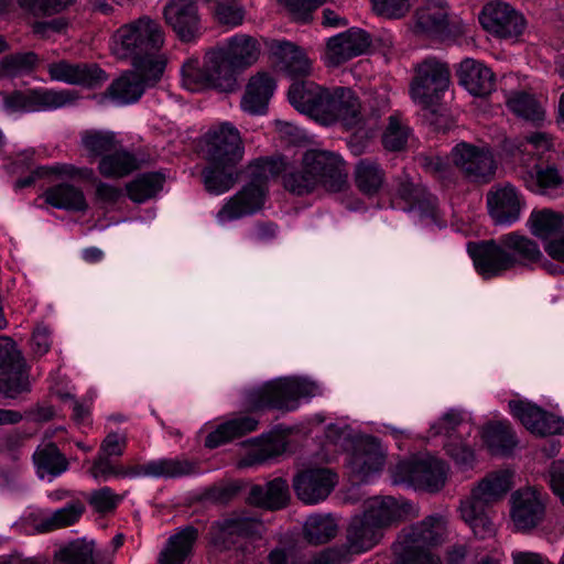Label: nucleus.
<instances>
[{
    "instance_id": "nucleus-37",
    "label": "nucleus",
    "mask_w": 564,
    "mask_h": 564,
    "mask_svg": "<svg viewBox=\"0 0 564 564\" xmlns=\"http://www.w3.org/2000/svg\"><path fill=\"white\" fill-rule=\"evenodd\" d=\"M198 534V530L193 525L180 529L169 538L164 549L160 552L159 564H184L192 554Z\"/></svg>"
},
{
    "instance_id": "nucleus-33",
    "label": "nucleus",
    "mask_w": 564,
    "mask_h": 564,
    "mask_svg": "<svg viewBox=\"0 0 564 564\" xmlns=\"http://www.w3.org/2000/svg\"><path fill=\"white\" fill-rule=\"evenodd\" d=\"M382 538L383 531L365 512L352 517L346 529V541L358 554L373 549Z\"/></svg>"
},
{
    "instance_id": "nucleus-51",
    "label": "nucleus",
    "mask_w": 564,
    "mask_h": 564,
    "mask_svg": "<svg viewBox=\"0 0 564 564\" xmlns=\"http://www.w3.org/2000/svg\"><path fill=\"white\" fill-rule=\"evenodd\" d=\"M282 178L284 188L297 196L311 194L319 187L303 156L297 166H290L286 161V171L282 172Z\"/></svg>"
},
{
    "instance_id": "nucleus-5",
    "label": "nucleus",
    "mask_w": 564,
    "mask_h": 564,
    "mask_svg": "<svg viewBox=\"0 0 564 564\" xmlns=\"http://www.w3.org/2000/svg\"><path fill=\"white\" fill-rule=\"evenodd\" d=\"M182 84L193 93L215 89L234 93L239 88L237 76L223 64V56L215 50L206 53L204 62L191 58L182 66Z\"/></svg>"
},
{
    "instance_id": "nucleus-44",
    "label": "nucleus",
    "mask_w": 564,
    "mask_h": 564,
    "mask_svg": "<svg viewBox=\"0 0 564 564\" xmlns=\"http://www.w3.org/2000/svg\"><path fill=\"white\" fill-rule=\"evenodd\" d=\"M43 196L45 203L57 209L85 212L88 208L83 191L68 183L48 187Z\"/></svg>"
},
{
    "instance_id": "nucleus-39",
    "label": "nucleus",
    "mask_w": 564,
    "mask_h": 564,
    "mask_svg": "<svg viewBox=\"0 0 564 564\" xmlns=\"http://www.w3.org/2000/svg\"><path fill=\"white\" fill-rule=\"evenodd\" d=\"M512 474L508 470H499L488 474L471 490V495L466 500L489 506L499 501L512 486Z\"/></svg>"
},
{
    "instance_id": "nucleus-12",
    "label": "nucleus",
    "mask_w": 564,
    "mask_h": 564,
    "mask_svg": "<svg viewBox=\"0 0 564 564\" xmlns=\"http://www.w3.org/2000/svg\"><path fill=\"white\" fill-rule=\"evenodd\" d=\"M432 435H445L446 453L462 467H471L475 460L474 449L463 442V435H470L471 425L466 423L459 411L451 409L431 426Z\"/></svg>"
},
{
    "instance_id": "nucleus-8",
    "label": "nucleus",
    "mask_w": 564,
    "mask_h": 564,
    "mask_svg": "<svg viewBox=\"0 0 564 564\" xmlns=\"http://www.w3.org/2000/svg\"><path fill=\"white\" fill-rule=\"evenodd\" d=\"M414 70L415 75L410 88L411 96L414 101L423 107H430L448 88L451 83L449 67L445 62L430 56L419 63Z\"/></svg>"
},
{
    "instance_id": "nucleus-11",
    "label": "nucleus",
    "mask_w": 564,
    "mask_h": 564,
    "mask_svg": "<svg viewBox=\"0 0 564 564\" xmlns=\"http://www.w3.org/2000/svg\"><path fill=\"white\" fill-rule=\"evenodd\" d=\"M451 162L469 182L489 183L496 174L497 165L491 151L468 142H459L449 153Z\"/></svg>"
},
{
    "instance_id": "nucleus-25",
    "label": "nucleus",
    "mask_w": 564,
    "mask_h": 564,
    "mask_svg": "<svg viewBox=\"0 0 564 564\" xmlns=\"http://www.w3.org/2000/svg\"><path fill=\"white\" fill-rule=\"evenodd\" d=\"M511 518L518 530L535 528L544 518L545 507L535 489H519L512 494Z\"/></svg>"
},
{
    "instance_id": "nucleus-58",
    "label": "nucleus",
    "mask_w": 564,
    "mask_h": 564,
    "mask_svg": "<svg viewBox=\"0 0 564 564\" xmlns=\"http://www.w3.org/2000/svg\"><path fill=\"white\" fill-rule=\"evenodd\" d=\"M39 58L33 52L6 55L0 59V77L14 78L31 73Z\"/></svg>"
},
{
    "instance_id": "nucleus-49",
    "label": "nucleus",
    "mask_w": 564,
    "mask_h": 564,
    "mask_svg": "<svg viewBox=\"0 0 564 564\" xmlns=\"http://www.w3.org/2000/svg\"><path fill=\"white\" fill-rule=\"evenodd\" d=\"M528 227L535 237L551 241L564 231L563 216L551 209L533 210Z\"/></svg>"
},
{
    "instance_id": "nucleus-41",
    "label": "nucleus",
    "mask_w": 564,
    "mask_h": 564,
    "mask_svg": "<svg viewBox=\"0 0 564 564\" xmlns=\"http://www.w3.org/2000/svg\"><path fill=\"white\" fill-rule=\"evenodd\" d=\"M139 167L137 156L129 150L117 145L115 150L99 160L97 170L106 178L118 180L132 174Z\"/></svg>"
},
{
    "instance_id": "nucleus-29",
    "label": "nucleus",
    "mask_w": 564,
    "mask_h": 564,
    "mask_svg": "<svg viewBox=\"0 0 564 564\" xmlns=\"http://www.w3.org/2000/svg\"><path fill=\"white\" fill-rule=\"evenodd\" d=\"M265 45L278 65L291 77L305 76L310 73L311 63L305 52L289 41L269 40Z\"/></svg>"
},
{
    "instance_id": "nucleus-10",
    "label": "nucleus",
    "mask_w": 564,
    "mask_h": 564,
    "mask_svg": "<svg viewBox=\"0 0 564 564\" xmlns=\"http://www.w3.org/2000/svg\"><path fill=\"white\" fill-rule=\"evenodd\" d=\"M30 389L24 358L11 338L0 336V397L15 399Z\"/></svg>"
},
{
    "instance_id": "nucleus-35",
    "label": "nucleus",
    "mask_w": 564,
    "mask_h": 564,
    "mask_svg": "<svg viewBox=\"0 0 564 564\" xmlns=\"http://www.w3.org/2000/svg\"><path fill=\"white\" fill-rule=\"evenodd\" d=\"M501 239L507 254L511 257V270L518 267H531L543 258L539 245L518 231L502 235Z\"/></svg>"
},
{
    "instance_id": "nucleus-62",
    "label": "nucleus",
    "mask_w": 564,
    "mask_h": 564,
    "mask_svg": "<svg viewBox=\"0 0 564 564\" xmlns=\"http://www.w3.org/2000/svg\"><path fill=\"white\" fill-rule=\"evenodd\" d=\"M284 451V446L281 441L267 437L261 438L260 443L254 446L245 458V465H256L264 463L275 456H279Z\"/></svg>"
},
{
    "instance_id": "nucleus-56",
    "label": "nucleus",
    "mask_w": 564,
    "mask_h": 564,
    "mask_svg": "<svg viewBox=\"0 0 564 564\" xmlns=\"http://www.w3.org/2000/svg\"><path fill=\"white\" fill-rule=\"evenodd\" d=\"M89 475L98 481L110 478H138L137 465L123 466L113 464L106 455H97L89 468Z\"/></svg>"
},
{
    "instance_id": "nucleus-21",
    "label": "nucleus",
    "mask_w": 564,
    "mask_h": 564,
    "mask_svg": "<svg viewBox=\"0 0 564 564\" xmlns=\"http://www.w3.org/2000/svg\"><path fill=\"white\" fill-rule=\"evenodd\" d=\"M487 205L496 225L510 226L520 219L525 199L514 185L506 183L488 192Z\"/></svg>"
},
{
    "instance_id": "nucleus-45",
    "label": "nucleus",
    "mask_w": 564,
    "mask_h": 564,
    "mask_svg": "<svg viewBox=\"0 0 564 564\" xmlns=\"http://www.w3.org/2000/svg\"><path fill=\"white\" fill-rule=\"evenodd\" d=\"M329 104L334 107V113L329 115V124L337 120H341L347 124L357 121L360 104L351 88L335 87L329 89Z\"/></svg>"
},
{
    "instance_id": "nucleus-32",
    "label": "nucleus",
    "mask_w": 564,
    "mask_h": 564,
    "mask_svg": "<svg viewBox=\"0 0 564 564\" xmlns=\"http://www.w3.org/2000/svg\"><path fill=\"white\" fill-rule=\"evenodd\" d=\"M457 76L459 83L474 96H487L495 88V75L491 69L473 58L460 62Z\"/></svg>"
},
{
    "instance_id": "nucleus-53",
    "label": "nucleus",
    "mask_w": 564,
    "mask_h": 564,
    "mask_svg": "<svg viewBox=\"0 0 564 564\" xmlns=\"http://www.w3.org/2000/svg\"><path fill=\"white\" fill-rule=\"evenodd\" d=\"M119 144L115 132L88 129L80 132V145L86 151L90 162L99 160Z\"/></svg>"
},
{
    "instance_id": "nucleus-60",
    "label": "nucleus",
    "mask_w": 564,
    "mask_h": 564,
    "mask_svg": "<svg viewBox=\"0 0 564 564\" xmlns=\"http://www.w3.org/2000/svg\"><path fill=\"white\" fill-rule=\"evenodd\" d=\"M19 7L33 17H46L57 14L70 6L76 0H17Z\"/></svg>"
},
{
    "instance_id": "nucleus-27",
    "label": "nucleus",
    "mask_w": 564,
    "mask_h": 564,
    "mask_svg": "<svg viewBox=\"0 0 564 564\" xmlns=\"http://www.w3.org/2000/svg\"><path fill=\"white\" fill-rule=\"evenodd\" d=\"M215 52L221 54L223 64L236 75L237 69H245L258 61L260 44L253 36L237 34L227 41L226 47Z\"/></svg>"
},
{
    "instance_id": "nucleus-15",
    "label": "nucleus",
    "mask_w": 564,
    "mask_h": 564,
    "mask_svg": "<svg viewBox=\"0 0 564 564\" xmlns=\"http://www.w3.org/2000/svg\"><path fill=\"white\" fill-rule=\"evenodd\" d=\"M467 252L477 273L486 280L511 271V257L506 252L501 236L498 239L469 241Z\"/></svg>"
},
{
    "instance_id": "nucleus-3",
    "label": "nucleus",
    "mask_w": 564,
    "mask_h": 564,
    "mask_svg": "<svg viewBox=\"0 0 564 564\" xmlns=\"http://www.w3.org/2000/svg\"><path fill=\"white\" fill-rule=\"evenodd\" d=\"M444 532L443 518L430 516L423 521L402 530L393 544V564H441L429 546L441 542Z\"/></svg>"
},
{
    "instance_id": "nucleus-34",
    "label": "nucleus",
    "mask_w": 564,
    "mask_h": 564,
    "mask_svg": "<svg viewBox=\"0 0 564 564\" xmlns=\"http://www.w3.org/2000/svg\"><path fill=\"white\" fill-rule=\"evenodd\" d=\"M275 89V80L268 73H258L249 79L241 99V108L250 115H262Z\"/></svg>"
},
{
    "instance_id": "nucleus-30",
    "label": "nucleus",
    "mask_w": 564,
    "mask_h": 564,
    "mask_svg": "<svg viewBox=\"0 0 564 564\" xmlns=\"http://www.w3.org/2000/svg\"><path fill=\"white\" fill-rule=\"evenodd\" d=\"M198 464L185 457H163L137 465L138 477L181 478L198 473Z\"/></svg>"
},
{
    "instance_id": "nucleus-59",
    "label": "nucleus",
    "mask_w": 564,
    "mask_h": 564,
    "mask_svg": "<svg viewBox=\"0 0 564 564\" xmlns=\"http://www.w3.org/2000/svg\"><path fill=\"white\" fill-rule=\"evenodd\" d=\"M84 512L85 505L80 500H74L54 511L51 517L42 521L41 525L45 531L65 528L77 522Z\"/></svg>"
},
{
    "instance_id": "nucleus-14",
    "label": "nucleus",
    "mask_w": 564,
    "mask_h": 564,
    "mask_svg": "<svg viewBox=\"0 0 564 564\" xmlns=\"http://www.w3.org/2000/svg\"><path fill=\"white\" fill-rule=\"evenodd\" d=\"M164 64H154L152 67L134 68L124 72L107 88L108 96L119 105L137 102L145 89L154 86L162 77Z\"/></svg>"
},
{
    "instance_id": "nucleus-57",
    "label": "nucleus",
    "mask_w": 564,
    "mask_h": 564,
    "mask_svg": "<svg viewBox=\"0 0 564 564\" xmlns=\"http://www.w3.org/2000/svg\"><path fill=\"white\" fill-rule=\"evenodd\" d=\"M323 88L312 80H295L289 88L288 97L295 109L308 115Z\"/></svg>"
},
{
    "instance_id": "nucleus-46",
    "label": "nucleus",
    "mask_w": 564,
    "mask_h": 564,
    "mask_svg": "<svg viewBox=\"0 0 564 564\" xmlns=\"http://www.w3.org/2000/svg\"><path fill=\"white\" fill-rule=\"evenodd\" d=\"M507 107L517 117L539 126L545 119L542 99L527 91H513L507 98Z\"/></svg>"
},
{
    "instance_id": "nucleus-20",
    "label": "nucleus",
    "mask_w": 564,
    "mask_h": 564,
    "mask_svg": "<svg viewBox=\"0 0 564 564\" xmlns=\"http://www.w3.org/2000/svg\"><path fill=\"white\" fill-rule=\"evenodd\" d=\"M370 35L362 29L350 28L328 39L325 51L327 66L337 67L368 52Z\"/></svg>"
},
{
    "instance_id": "nucleus-38",
    "label": "nucleus",
    "mask_w": 564,
    "mask_h": 564,
    "mask_svg": "<svg viewBox=\"0 0 564 564\" xmlns=\"http://www.w3.org/2000/svg\"><path fill=\"white\" fill-rule=\"evenodd\" d=\"M259 421L250 415L232 417L207 434L204 445L207 448H217L236 438L242 437L257 430Z\"/></svg>"
},
{
    "instance_id": "nucleus-54",
    "label": "nucleus",
    "mask_w": 564,
    "mask_h": 564,
    "mask_svg": "<svg viewBox=\"0 0 564 564\" xmlns=\"http://www.w3.org/2000/svg\"><path fill=\"white\" fill-rule=\"evenodd\" d=\"M164 176L158 172L143 173L127 184V194L134 203H144L163 187Z\"/></svg>"
},
{
    "instance_id": "nucleus-63",
    "label": "nucleus",
    "mask_w": 564,
    "mask_h": 564,
    "mask_svg": "<svg viewBox=\"0 0 564 564\" xmlns=\"http://www.w3.org/2000/svg\"><path fill=\"white\" fill-rule=\"evenodd\" d=\"M355 551L346 541L345 544L334 545L317 553L307 564H350Z\"/></svg>"
},
{
    "instance_id": "nucleus-6",
    "label": "nucleus",
    "mask_w": 564,
    "mask_h": 564,
    "mask_svg": "<svg viewBox=\"0 0 564 564\" xmlns=\"http://www.w3.org/2000/svg\"><path fill=\"white\" fill-rule=\"evenodd\" d=\"M2 108L8 113H26L53 110L72 105L78 95L69 89L31 88L0 93Z\"/></svg>"
},
{
    "instance_id": "nucleus-31",
    "label": "nucleus",
    "mask_w": 564,
    "mask_h": 564,
    "mask_svg": "<svg viewBox=\"0 0 564 564\" xmlns=\"http://www.w3.org/2000/svg\"><path fill=\"white\" fill-rule=\"evenodd\" d=\"M411 506L391 496L373 497L366 501L365 514L383 532L400 522Z\"/></svg>"
},
{
    "instance_id": "nucleus-61",
    "label": "nucleus",
    "mask_w": 564,
    "mask_h": 564,
    "mask_svg": "<svg viewBox=\"0 0 564 564\" xmlns=\"http://www.w3.org/2000/svg\"><path fill=\"white\" fill-rule=\"evenodd\" d=\"M451 159L438 155H422L420 164L426 173L441 181L444 184H451L455 178V166Z\"/></svg>"
},
{
    "instance_id": "nucleus-43",
    "label": "nucleus",
    "mask_w": 564,
    "mask_h": 564,
    "mask_svg": "<svg viewBox=\"0 0 564 564\" xmlns=\"http://www.w3.org/2000/svg\"><path fill=\"white\" fill-rule=\"evenodd\" d=\"M50 175L65 176L68 178H79L89 181L94 177V170L90 167H77L73 164L56 163L54 165H41L34 169L30 175L18 178L14 182V189H22L35 183L37 178Z\"/></svg>"
},
{
    "instance_id": "nucleus-2",
    "label": "nucleus",
    "mask_w": 564,
    "mask_h": 564,
    "mask_svg": "<svg viewBox=\"0 0 564 564\" xmlns=\"http://www.w3.org/2000/svg\"><path fill=\"white\" fill-rule=\"evenodd\" d=\"M250 182L230 197L218 210L217 220L221 224L253 215L264 205L268 192L267 182L286 171V159L259 158L248 165Z\"/></svg>"
},
{
    "instance_id": "nucleus-50",
    "label": "nucleus",
    "mask_w": 564,
    "mask_h": 564,
    "mask_svg": "<svg viewBox=\"0 0 564 564\" xmlns=\"http://www.w3.org/2000/svg\"><path fill=\"white\" fill-rule=\"evenodd\" d=\"M460 516L477 538L486 539L495 534V525L487 510V506L470 500H464L460 503Z\"/></svg>"
},
{
    "instance_id": "nucleus-16",
    "label": "nucleus",
    "mask_w": 564,
    "mask_h": 564,
    "mask_svg": "<svg viewBox=\"0 0 564 564\" xmlns=\"http://www.w3.org/2000/svg\"><path fill=\"white\" fill-rule=\"evenodd\" d=\"M338 482V476L327 467H307L299 470L292 481L299 500L305 505L324 501Z\"/></svg>"
},
{
    "instance_id": "nucleus-47",
    "label": "nucleus",
    "mask_w": 564,
    "mask_h": 564,
    "mask_svg": "<svg viewBox=\"0 0 564 564\" xmlns=\"http://www.w3.org/2000/svg\"><path fill=\"white\" fill-rule=\"evenodd\" d=\"M481 438L494 455H506L517 445L516 434L508 422H490L482 427Z\"/></svg>"
},
{
    "instance_id": "nucleus-36",
    "label": "nucleus",
    "mask_w": 564,
    "mask_h": 564,
    "mask_svg": "<svg viewBox=\"0 0 564 564\" xmlns=\"http://www.w3.org/2000/svg\"><path fill=\"white\" fill-rule=\"evenodd\" d=\"M289 498L286 480L278 477L264 485H253L249 490L247 501L249 505L268 510H280L288 505Z\"/></svg>"
},
{
    "instance_id": "nucleus-26",
    "label": "nucleus",
    "mask_w": 564,
    "mask_h": 564,
    "mask_svg": "<svg viewBox=\"0 0 564 564\" xmlns=\"http://www.w3.org/2000/svg\"><path fill=\"white\" fill-rule=\"evenodd\" d=\"M415 28L417 32L440 41H446L454 35L447 8L435 0L426 1L416 10Z\"/></svg>"
},
{
    "instance_id": "nucleus-52",
    "label": "nucleus",
    "mask_w": 564,
    "mask_h": 564,
    "mask_svg": "<svg viewBox=\"0 0 564 564\" xmlns=\"http://www.w3.org/2000/svg\"><path fill=\"white\" fill-rule=\"evenodd\" d=\"M33 460L41 478L45 475L57 477L68 469V460L54 443L39 447L33 454Z\"/></svg>"
},
{
    "instance_id": "nucleus-22",
    "label": "nucleus",
    "mask_w": 564,
    "mask_h": 564,
    "mask_svg": "<svg viewBox=\"0 0 564 564\" xmlns=\"http://www.w3.org/2000/svg\"><path fill=\"white\" fill-rule=\"evenodd\" d=\"M52 80L84 87H98L108 80L107 73L96 63H70L61 59L47 65Z\"/></svg>"
},
{
    "instance_id": "nucleus-17",
    "label": "nucleus",
    "mask_w": 564,
    "mask_h": 564,
    "mask_svg": "<svg viewBox=\"0 0 564 564\" xmlns=\"http://www.w3.org/2000/svg\"><path fill=\"white\" fill-rule=\"evenodd\" d=\"M484 29L500 39L520 36L527 25L524 17L507 2L495 0L487 3L479 15Z\"/></svg>"
},
{
    "instance_id": "nucleus-4",
    "label": "nucleus",
    "mask_w": 564,
    "mask_h": 564,
    "mask_svg": "<svg viewBox=\"0 0 564 564\" xmlns=\"http://www.w3.org/2000/svg\"><path fill=\"white\" fill-rule=\"evenodd\" d=\"M319 394L316 383L296 378H280L268 381L247 392L246 400L252 410L279 409L293 411L302 398Z\"/></svg>"
},
{
    "instance_id": "nucleus-55",
    "label": "nucleus",
    "mask_w": 564,
    "mask_h": 564,
    "mask_svg": "<svg viewBox=\"0 0 564 564\" xmlns=\"http://www.w3.org/2000/svg\"><path fill=\"white\" fill-rule=\"evenodd\" d=\"M236 166H217L210 164L202 172L203 182L207 192L220 195L228 192L236 183Z\"/></svg>"
},
{
    "instance_id": "nucleus-19",
    "label": "nucleus",
    "mask_w": 564,
    "mask_h": 564,
    "mask_svg": "<svg viewBox=\"0 0 564 564\" xmlns=\"http://www.w3.org/2000/svg\"><path fill=\"white\" fill-rule=\"evenodd\" d=\"M384 465V454L376 437H367L354 448L347 466L354 484L368 482L380 474Z\"/></svg>"
},
{
    "instance_id": "nucleus-40",
    "label": "nucleus",
    "mask_w": 564,
    "mask_h": 564,
    "mask_svg": "<svg viewBox=\"0 0 564 564\" xmlns=\"http://www.w3.org/2000/svg\"><path fill=\"white\" fill-rule=\"evenodd\" d=\"M397 193L409 204L411 210L416 209L421 216L437 221V198L425 186L404 180L399 184Z\"/></svg>"
},
{
    "instance_id": "nucleus-9",
    "label": "nucleus",
    "mask_w": 564,
    "mask_h": 564,
    "mask_svg": "<svg viewBox=\"0 0 564 564\" xmlns=\"http://www.w3.org/2000/svg\"><path fill=\"white\" fill-rule=\"evenodd\" d=\"M204 152L210 164L236 166L245 154L239 130L230 122L210 128L204 135Z\"/></svg>"
},
{
    "instance_id": "nucleus-7",
    "label": "nucleus",
    "mask_w": 564,
    "mask_h": 564,
    "mask_svg": "<svg viewBox=\"0 0 564 564\" xmlns=\"http://www.w3.org/2000/svg\"><path fill=\"white\" fill-rule=\"evenodd\" d=\"M447 465L433 456H414L397 464L393 471L394 484L406 482L430 492L438 491L445 485Z\"/></svg>"
},
{
    "instance_id": "nucleus-48",
    "label": "nucleus",
    "mask_w": 564,
    "mask_h": 564,
    "mask_svg": "<svg viewBox=\"0 0 564 564\" xmlns=\"http://www.w3.org/2000/svg\"><path fill=\"white\" fill-rule=\"evenodd\" d=\"M338 533V523L332 514L314 513L307 517L303 527L304 539L312 545L333 540Z\"/></svg>"
},
{
    "instance_id": "nucleus-24",
    "label": "nucleus",
    "mask_w": 564,
    "mask_h": 564,
    "mask_svg": "<svg viewBox=\"0 0 564 564\" xmlns=\"http://www.w3.org/2000/svg\"><path fill=\"white\" fill-rule=\"evenodd\" d=\"M519 178L534 194L549 197L564 194V170L555 163H536L531 169L521 170Z\"/></svg>"
},
{
    "instance_id": "nucleus-1",
    "label": "nucleus",
    "mask_w": 564,
    "mask_h": 564,
    "mask_svg": "<svg viewBox=\"0 0 564 564\" xmlns=\"http://www.w3.org/2000/svg\"><path fill=\"white\" fill-rule=\"evenodd\" d=\"M164 44L161 24L148 15L121 25L111 37V52L120 59H130L134 68L164 64L159 56Z\"/></svg>"
},
{
    "instance_id": "nucleus-18",
    "label": "nucleus",
    "mask_w": 564,
    "mask_h": 564,
    "mask_svg": "<svg viewBox=\"0 0 564 564\" xmlns=\"http://www.w3.org/2000/svg\"><path fill=\"white\" fill-rule=\"evenodd\" d=\"M262 523L256 518L234 516L215 521L209 529L212 544L221 551L241 546L246 538L258 536L262 531Z\"/></svg>"
},
{
    "instance_id": "nucleus-13",
    "label": "nucleus",
    "mask_w": 564,
    "mask_h": 564,
    "mask_svg": "<svg viewBox=\"0 0 564 564\" xmlns=\"http://www.w3.org/2000/svg\"><path fill=\"white\" fill-rule=\"evenodd\" d=\"M303 158L319 187L330 193H339L348 188L346 163L339 154L310 149L303 153Z\"/></svg>"
},
{
    "instance_id": "nucleus-23",
    "label": "nucleus",
    "mask_w": 564,
    "mask_h": 564,
    "mask_svg": "<svg viewBox=\"0 0 564 564\" xmlns=\"http://www.w3.org/2000/svg\"><path fill=\"white\" fill-rule=\"evenodd\" d=\"M165 23L182 42H191L200 34L198 8L192 0H169L163 8Z\"/></svg>"
},
{
    "instance_id": "nucleus-64",
    "label": "nucleus",
    "mask_w": 564,
    "mask_h": 564,
    "mask_svg": "<svg viewBox=\"0 0 564 564\" xmlns=\"http://www.w3.org/2000/svg\"><path fill=\"white\" fill-rule=\"evenodd\" d=\"M510 412L517 417L527 430L534 433L535 422L542 417V410L538 405L522 400H511L509 402Z\"/></svg>"
},
{
    "instance_id": "nucleus-42",
    "label": "nucleus",
    "mask_w": 564,
    "mask_h": 564,
    "mask_svg": "<svg viewBox=\"0 0 564 564\" xmlns=\"http://www.w3.org/2000/svg\"><path fill=\"white\" fill-rule=\"evenodd\" d=\"M354 182L361 194L373 197L386 183V171L376 160L369 158L360 159L355 164Z\"/></svg>"
},
{
    "instance_id": "nucleus-28",
    "label": "nucleus",
    "mask_w": 564,
    "mask_h": 564,
    "mask_svg": "<svg viewBox=\"0 0 564 564\" xmlns=\"http://www.w3.org/2000/svg\"><path fill=\"white\" fill-rule=\"evenodd\" d=\"M53 564H112V554L96 550L94 541L77 539L54 553Z\"/></svg>"
}]
</instances>
